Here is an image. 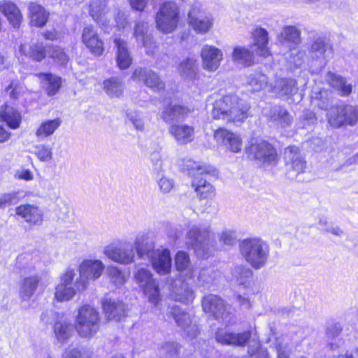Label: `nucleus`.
<instances>
[{
  "label": "nucleus",
  "mask_w": 358,
  "mask_h": 358,
  "mask_svg": "<svg viewBox=\"0 0 358 358\" xmlns=\"http://www.w3.org/2000/svg\"><path fill=\"white\" fill-rule=\"evenodd\" d=\"M105 268L99 259H84L78 267L79 276L73 268H68L61 276L60 283L55 287V297L59 301L71 299L78 292L85 290L90 280L99 278Z\"/></svg>",
  "instance_id": "nucleus-1"
},
{
  "label": "nucleus",
  "mask_w": 358,
  "mask_h": 358,
  "mask_svg": "<svg viewBox=\"0 0 358 358\" xmlns=\"http://www.w3.org/2000/svg\"><path fill=\"white\" fill-rule=\"evenodd\" d=\"M136 254L141 259L147 257L152 263L155 271L165 275L171 268V258L167 249L155 250L154 234L149 231L138 234L135 240Z\"/></svg>",
  "instance_id": "nucleus-2"
},
{
  "label": "nucleus",
  "mask_w": 358,
  "mask_h": 358,
  "mask_svg": "<svg viewBox=\"0 0 358 358\" xmlns=\"http://www.w3.org/2000/svg\"><path fill=\"white\" fill-rule=\"evenodd\" d=\"M250 106L236 95L229 94L217 99L210 111L214 120L241 123L249 116Z\"/></svg>",
  "instance_id": "nucleus-3"
},
{
  "label": "nucleus",
  "mask_w": 358,
  "mask_h": 358,
  "mask_svg": "<svg viewBox=\"0 0 358 358\" xmlns=\"http://www.w3.org/2000/svg\"><path fill=\"white\" fill-rule=\"evenodd\" d=\"M183 168L186 169L188 174L194 178L192 182V186L200 199H211L215 195V188L206 179L197 178L200 175L213 174L215 172L213 167L193 161L187 159L184 162Z\"/></svg>",
  "instance_id": "nucleus-4"
},
{
  "label": "nucleus",
  "mask_w": 358,
  "mask_h": 358,
  "mask_svg": "<svg viewBox=\"0 0 358 358\" xmlns=\"http://www.w3.org/2000/svg\"><path fill=\"white\" fill-rule=\"evenodd\" d=\"M240 252L245 261L255 269L262 268L269 255V246L259 238H247L240 244Z\"/></svg>",
  "instance_id": "nucleus-5"
},
{
  "label": "nucleus",
  "mask_w": 358,
  "mask_h": 358,
  "mask_svg": "<svg viewBox=\"0 0 358 358\" xmlns=\"http://www.w3.org/2000/svg\"><path fill=\"white\" fill-rule=\"evenodd\" d=\"M100 316L92 306L85 305L78 310L75 320V328L83 338L94 336L99 329Z\"/></svg>",
  "instance_id": "nucleus-6"
},
{
  "label": "nucleus",
  "mask_w": 358,
  "mask_h": 358,
  "mask_svg": "<svg viewBox=\"0 0 358 358\" xmlns=\"http://www.w3.org/2000/svg\"><path fill=\"white\" fill-rule=\"evenodd\" d=\"M210 238L211 230L209 226L194 225L186 233L185 243L194 250L198 257L206 258L212 252Z\"/></svg>",
  "instance_id": "nucleus-7"
},
{
  "label": "nucleus",
  "mask_w": 358,
  "mask_h": 358,
  "mask_svg": "<svg viewBox=\"0 0 358 358\" xmlns=\"http://www.w3.org/2000/svg\"><path fill=\"white\" fill-rule=\"evenodd\" d=\"M327 119L334 128L352 127L358 122V108L350 104L334 106L328 110Z\"/></svg>",
  "instance_id": "nucleus-8"
},
{
  "label": "nucleus",
  "mask_w": 358,
  "mask_h": 358,
  "mask_svg": "<svg viewBox=\"0 0 358 358\" xmlns=\"http://www.w3.org/2000/svg\"><path fill=\"white\" fill-rule=\"evenodd\" d=\"M103 252L113 262L127 265L134 262L136 250L130 242L115 240L105 246Z\"/></svg>",
  "instance_id": "nucleus-9"
},
{
  "label": "nucleus",
  "mask_w": 358,
  "mask_h": 358,
  "mask_svg": "<svg viewBox=\"0 0 358 358\" xmlns=\"http://www.w3.org/2000/svg\"><path fill=\"white\" fill-rule=\"evenodd\" d=\"M156 26L162 32L169 34L173 32L179 22V8L172 1L164 2L156 14Z\"/></svg>",
  "instance_id": "nucleus-10"
},
{
  "label": "nucleus",
  "mask_w": 358,
  "mask_h": 358,
  "mask_svg": "<svg viewBox=\"0 0 358 358\" xmlns=\"http://www.w3.org/2000/svg\"><path fill=\"white\" fill-rule=\"evenodd\" d=\"M134 280L148 297L150 303L157 306L160 301L158 282L153 278L152 273L146 268H140L134 274Z\"/></svg>",
  "instance_id": "nucleus-11"
},
{
  "label": "nucleus",
  "mask_w": 358,
  "mask_h": 358,
  "mask_svg": "<svg viewBox=\"0 0 358 358\" xmlns=\"http://www.w3.org/2000/svg\"><path fill=\"white\" fill-rule=\"evenodd\" d=\"M187 22L195 32L205 34L212 29L214 19L200 5H193L188 13Z\"/></svg>",
  "instance_id": "nucleus-12"
},
{
  "label": "nucleus",
  "mask_w": 358,
  "mask_h": 358,
  "mask_svg": "<svg viewBox=\"0 0 358 358\" xmlns=\"http://www.w3.org/2000/svg\"><path fill=\"white\" fill-rule=\"evenodd\" d=\"M248 152L255 160L265 166L274 165L278 161L276 150L265 141L252 143Z\"/></svg>",
  "instance_id": "nucleus-13"
},
{
  "label": "nucleus",
  "mask_w": 358,
  "mask_h": 358,
  "mask_svg": "<svg viewBox=\"0 0 358 358\" xmlns=\"http://www.w3.org/2000/svg\"><path fill=\"white\" fill-rule=\"evenodd\" d=\"M169 313L173 317L177 325L181 327L189 338H194L199 334V328L192 322V315L183 311L177 306L169 307Z\"/></svg>",
  "instance_id": "nucleus-14"
},
{
  "label": "nucleus",
  "mask_w": 358,
  "mask_h": 358,
  "mask_svg": "<svg viewBox=\"0 0 358 358\" xmlns=\"http://www.w3.org/2000/svg\"><path fill=\"white\" fill-rule=\"evenodd\" d=\"M284 155L289 178H294L299 173L305 171L306 162L304 160L299 148L289 146L285 148Z\"/></svg>",
  "instance_id": "nucleus-15"
},
{
  "label": "nucleus",
  "mask_w": 358,
  "mask_h": 358,
  "mask_svg": "<svg viewBox=\"0 0 358 358\" xmlns=\"http://www.w3.org/2000/svg\"><path fill=\"white\" fill-rule=\"evenodd\" d=\"M202 67L208 72H215L223 59V52L218 48L206 44L201 50Z\"/></svg>",
  "instance_id": "nucleus-16"
},
{
  "label": "nucleus",
  "mask_w": 358,
  "mask_h": 358,
  "mask_svg": "<svg viewBox=\"0 0 358 358\" xmlns=\"http://www.w3.org/2000/svg\"><path fill=\"white\" fill-rule=\"evenodd\" d=\"M148 23L145 22H138L136 24L134 36L137 43H141L145 50V53L148 55H154L157 50L158 45L150 34L148 33Z\"/></svg>",
  "instance_id": "nucleus-17"
},
{
  "label": "nucleus",
  "mask_w": 358,
  "mask_h": 358,
  "mask_svg": "<svg viewBox=\"0 0 358 358\" xmlns=\"http://www.w3.org/2000/svg\"><path fill=\"white\" fill-rule=\"evenodd\" d=\"M82 42L94 56H101L103 53V42L92 25H87L83 28Z\"/></svg>",
  "instance_id": "nucleus-18"
},
{
  "label": "nucleus",
  "mask_w": 358,
  "mask_h": 358,
  "mask_svg": "<svg viewBox=\"0 0 358 358\" xmlns=\"http://www.w3.org/2000/svg\"><path fill=\"white\" fill-rule=\"evenodd\" d=\"M310 57L313 60H317L319 65L323 67L327 64L328 59L333 55V48L325 38L322 37L317 38L310 47Z\"/></svg>",
  "instance_id": "nucleus-19"
},
{
  "label": "nucleus",
  "mask_w": 358,
  "mask_h": 358,
  "mask_svg": "<svg viewBox=\"0 0 358 358\" xmlns=\"http://www.w3.org/2000/svg\"><path fill=\"white\" fill-rule=\"evenodd\" d=\"M202 307L206 313L212 314L215 318L220 317L226 323L229 322L227 320L228 312L225 310L224 301L217 295L208 294L203 297Z\"/></svg>",
  "instance_id": "nucleus-20"
},
{
  "label": "nucleus",
  "mask_w": 358,
  "mask_h": 358,
  "mask_svg": "<svg viewBox=\"0 0 358 358\" xmlns=\"http://www.w3.org/2000/svg\"><path fill=\"white\" fill-rule=\"evenodd\" d=\"M251 338V332L245 331L241 333L229 332L220 329L215 334L216 341L222 345L243 346Z\"/></svg>",
  "instance_id": "nucleus-21"
},
{
  "label": "nucleus",
  "mask_w": 358,
  "mask_h": 358,
  "mask_svg": "<svg viewBox=\"0 0 358 358\" xmlns=\"http://www.w3.org/2000/svg\"><path fill=\"white\" fill-rule=\"evenodd\" d=\"M171 297L176 301L189 304L193 302L195 294L185 280L178 279L171 285Z\"/></svg>",
  "instance_id": "nucleus-22"
},
{
  "label": "nucleus",
  "mask_w": 358,
  "mask_h": 358,
  "mask_svg": "<svg viewBox=\"0 0 358 358\" xmlns=\"http://www.w3.org/2000/svg\"><path fill=\"white\" fill-rule=\"evenodd\" d=\"M215 138L220 142L227 150L234 153L241 152L242 148V140L235 133L231 132L224 129H218L214 133Z\"/></svg>",
  "instance_id": "nucleus-23"
},
{
  "label": "nucleus",
  "mask_w": 358,
  "mask_h": 358,
  "mask_svg": "<svg viewBox=\"0 0 358 358\" xmlns=\"http://www.w3.org/2000/svg\"><path fill=\"white\" fill-rule=\"evenodd\" d=\"M90 15L102 28L103 31L109 32V19L108 8L105 0H92L90 4Z\"/></svg>",
  "instance_id": "nucleus-24"
},
{
  "label": "nucleus",
  "mask_w": 358,
  "mask_h": 358,
  "mask_svg": "<svg viewBox=\"0 0 358 358\" xmlns=\"http://www.w3.org/2000/svg\"><path fill=\"white\" fill-rule=\"evenodd\" d=\"M131 78L134 80L143 81L147 87L155 92H159L164 87V83L157 74L151 70L136 69L134 71Z\"/></svg>",
  "instance_id": "nucleus-25"
},
{
  "label": "nucleus",
  "mask_w": 358,
  "mask_h": 358,
  "mask_svg": "<svg viewBox=\"0 0 358 358\" xmlns=\"http://www.w3.org/2000/svg\"><path fill=\"white\" fill-rule=\"evenodd\" d=\"M15 213L31 225H41L43 221V210L35 205H20L15 208Z\"/></svg>",
  "instance_id": "nucleus-26"
},
{
  "label": "nucleus",
  "mask_w": 358,
  "mask_h": 358,
  "mask_svg": "<svg viewBox=\"0 0 358 358\" xmlns=\"http://www.w3.org/2000/svg\"><path fill=\"white\" fill-rule=\"evenodd\" d=\"M230 280L240 289H250L253 285V273L246 266L236 265L231 270Z\"/></svg>",
  "instance_id": "nucleus-27"
},
{
  "label": "nucleus",
  "mask_w": 358,
  "mask_h": 358,
  "mask_svg": "<svg viewBox=\"0 0 358 358\" xmlns=\"http://www.w3.org/2000/svg\"><path fill=\"white\" fill-rule=\"evenodd\" d=\"M169 133L179 145H187L194 138V128L187 124H172Z\"/></svg>",
  "instance_id": "nucleus-28"
},
{
  "label": "nucleus",
  "mask_w": 358,
  "mask_h": 358,
  "mask_svg": "<svg viewBox=\"0 0 358 358\" xmlns=\"http://www.w3.org/2000/svg\"><path fill=\"white\" fill-rule=\"evenodd\" d=\"M102 307L108 319L120 320L127 315L126 306L120 301L106 298L102 301Z\"/></svg>",
  "instance_id": "nucleus-29"
},
{
  "label": "nucleus",
  "mask_w": 358,
  "mask_h": 358,
  "mask_svg": "<svg viewBox=\"0 0 358 358\" xmlns=\"http://www.w3.org/2000/svg\"><path fill=\"white\" fill-rule=\"evenodd\" d=\"M268 31L262 28L257 27L252 32V47L254 50L259 56L264 57L270 55L267 47L268 43Z\"/></svg>",
  "instance_id": "nucleus-30"
},
{
  "label": "nucleus",
  "mask_w": 358,
  "mask_h": 358,
  "mask_svg": "<svg viewBox=\"0 0 358 358\" xmlns=\"http://www.w3.org/2000/svg\"><path fill=\"white\" fill-rule=\"evenodd\" d=\"M189 113V110L185 106L169 105L164 108L161 117L166 123L171 124L185 119Z\"/></svg>",
  "instance_id": "nucleus-31"
},
{
  "label": "nucleus",
  "mask_w": 358,
  "mask_h": 358,
  "mask_svg": "<svg viewBox=\"0 0 358 358\" xmlns=\"http://www.w3.org/2000/svg\"><path fill=\"white\" fill-rule=\"evenodd\" d=\"M325 80L341 96H346L352 92V85L340 75L328 72L325 76Z\"/></svg>",
  "instance_id": "nucleus-32"
},
{
  "label": "nucleus",
  "mask_w": 358,
  "mask_h": 358,
  "mask_svg": "<svg viewBox=\"0 0 358 358\" xmlns=\"http://www.w3.org/2000/svg\"><path fill=\"white\" fill-rule=\"evenodd\" d=\"M0 11L3 13L13 27H19L22 15L15 3L6 1L0 2Z\"/></svg>",
  "instance_id": "nucleus-33"
},
{
  "label": "nucleus",
  "mask_w": 358,
  "mask_h": 358,
  "mask_svg": "<svg viewBox=\"0 0 358 358\" xmlns=\"http://www.w3.org/2000/svg\"><path fill=\"white\" fill-rule=\"evenodd\" d=\"M198 63L196 59L192 57H186L183 59L178 65V73L181 77L185 79L194 80L198 73Z\"/></svg>",
  "instance_id": "nucleus-34"
},
{
  "label": "nucleus",
  "mask_w": 358,
  "mask_h": 358,
  "mask_svg": "<svg viewBox=\"0 0 358 358\" xmlns=\"http://www.w3.org/2000/svg\"><path fill=\"white\" fill-rule=\"evenodd\" d=\"M114 43L117 49L116 59L118 66L121 69L129 68L132 62V58L128 50L127 42L121 38H115Z\"/></svg>",
  "instance_id": "nucleus-35"
},
{
  "label": "nucleus",
  "mask_w": 358,
  "mask_h": 358,
  "mask_svg": "<svg viewBox=\"0 0 358 358\" xmlns=\"http://www.w3.org/2000/svg\"><path fill=\"white\" fill-rule=\"evenodd\" d=\"M175 262L177 270L185 280L192 279L193 278L194 271L191 265L189 257L187 252L184 251L178 252Z\"/></svg>",
  "instance_id": "nucleus-36"
},
{
  "label": "nucleus",
  "mask_w": 358,
  "mask_h": 358,
  "mask_svg": "<svg viewBox=\"0 0 358 358\" xmlns=\"http://www.w3.org/2000/svg\"><path fill=\"white\" fill-rule=\"evenodd\" d=\"M41 80L43 87L48 96L56 94L62 87V80L60 77L52 74L42 73L38 75Z\"/></svg>",
  "instance_id": "nucleus-37"
},
{
  "label": "nucleus",
  "mask_w": 358,
  "mask_h": 358,
  "mask_svg": "<svg viewBox=\"0 0 358 358\" xmlns=\"http://www.w3.org/2000/svg\"><path fill=\"white\" fill-rule=\"evenodd\" d=\"M21 55L31 58L36 62L42 61L46 55L45 47L41 43L26 45L22 44L19 47Z\"/></svg>",
  "instance_id": "nucleus-38"
},
{
  "label": "nucleus",
  "mask_w": 358,
  "mask_h": 358,
  "mask_svg": "<svg viewBox=\"0 0 358 358\" xmlns=\"http://www.w3.org/2000/svg\"><path fill=\"white\" fill-rule=\"evenodd\" d=\"M31 24L36 27H43L48 21L49 14L40 5L31 3L29 7Z\"/></svg>",
  "instance_id": "nucleus-39"
},
{
  "label": "nucleus",
  "mask_w": 358,
  "mask_h": 358,
  "mask_svg": "<svg viewBox=\"0 0 358 358\" xmlns=\"http://www.w3.org/2000/svg\"><path fill=\"white\" fill-rule=\"evenodd\" d=\"M39 280V278L36 275L25 278L22 280L20 289V296L23 301H27L33 296Z\"/></svg>",
  "instance_id": "nucleus-40"
},
{
  "label": "nucleus",
  "mask_w": 358,
  "mask_h": 358,
  "mask_svg": "<svg viewBox=\"0 0 358 358\" xmlns=\"http://www.w3.org/2000/svg\"><path fill=\"white\" fill-rule=\"evenodd\" d=\"M269 118L273 122L282 127H288L292 124V118L288 112L281 106L273 107L268 115Z\"/></svg>",
  "instance_id": "nucleus-41"
},
{
  "label": "nucleus",
  "mask_w": 358,
  "mask_h": 358,
  "mask_svg": "<svg viewBox=\"0 0 358 358\" xmlns=\"http://www.w3.org/2000/svg\"><path fill=\"white\" fill-rule=\"evenodd\" d=\"M0 117L12 129L17 128L21 121L20 113L7 105L1 107Z\"/></svg>",
  "instance_id": "nucleus-42"
},
{
  "label": "nucleus",
  "mask_w": 358,
  "mask_h": 358,
  "mask_svg": "<svg viewBox=\"0 0 358 358\" xmlns=\"http://www.w3.org/2000/svg\"><path fill=\"white\" fill-rule=\"evenodd\" d=\"M274 91L281 97H288L297 92L296 82L294 79H280L274 87Z\"/></svg>",
  "instance_id": "nucleus-43"
},
{
  "label": "nucleus",
  "mask_w": 358,
  "mask_h": 358,
  "mask_svg": "<svg viewBox=\"0 0 358 358\" xmlns=\"http://www.w3.org/2000/svg\"><path fill=\"white\" fill-rule=\"evenodd\" d=\"M61 124L62 120L59 118L44 121L37 129L36 136L40 139L47 138L52 135Z\"/></svg>",
  "instance_id": "nucleus-44"
},
{
  "label": "nucleus",
  "mask_w": 358,
  "mask_h": 358,
  "mask_svg": "<svg viewBox=\"0 0 358 358\" xmlns=\"http://www.w3.org/2000/svg\"><path fill=\"white\" fill-rule=\"evenodd\" d=\"M103 89L110 97H120L123 94L124 83L119 78L113 77L103 82Z\"/></svg>",
  "instance_id": "nucleus-45"
},
{
  "label": "nucleus",
  "mask_w": 358,
  "mask_h": 358,
  "mask_svg": "<svg viewBox=\"0 0 358 358\" xmlns=\"http://www.w3.org/2000/svg\"><path fill=\"white\" fill-rule=\"evenodd\" d=\"M311 101L320 108L328 110L331 102L329 93L327 90L315 87L311 92Z\"/></svg>",
  "instance_id": "nucleus-46"
},
{
  "label": "nucleus",
  "mask_w": 358,
  "mask_h": 358,
  "mask_svg": "<svg viewBox=\"0 0 358 358\" xmlns=\"http://www.w3.org/2000/svg\"><path fill=\"white\" fill-rule=\"evenodd\" d=\"M232 59L237 64L250 66L253 63V53L244 47H236L232 53Z\"/></svg>",
  "instance_id": "nucleus-47"
},
{
  "label": "nucleus",
  "mask_w": 358,
  "mask_h": 358,
  "mask_svg": "<svg viewBox=\"0 0 358 358\" xmlns=\"http://www.w3.org/2000/svg\"><path fill=\"white\" fill-rule=\"evenodd\" d=\"M72 327L66 321L57 322L54 325V333L59 342L67 341L72 335Z\"/></svg>",
  "instance_id": "nucleus-48"
},
{
  "label": "nucleus",
  "mask_w": 358,
  "mask_h": 358,
  "mask_svg": "<svg viewBox=\"0 0 358 358\" xmlns=\"http://www.w3.org/2000/svg\"><path fill=\"white\" fill-rule=\"evenodd\" d=\"M110 280L117 287L122 286L127 280V275L116 266H110L107 268Z\"/></svg>",
  "instance_id": "nucleus-49"
},
{
  "label": "nucleus",
  "mask_w": 358,
  "mask_h": 358,
  "mask_svg": "<svg viewBox=\"0 0 358 358\" xmlns=\"http://www.w3.org/2000/svg\"><path fill=\"white\" fill-rule=\"evenodd\" d=\"M282 37L286 42L296 45L301 42V32L298 28L294 26L285 27L282 33Z\"/></svg>",
  "instance_id": "nucleus-50"
},
{
  "label": "nucleus",
  "mask_w": 358,
  "mask_h": 358,
  "mask_svg": "<svg viewBox=\"0 0 358 358\" xmlns=\"http://www.w3.org/2000/svg\"><path fill=\"white\" fill-rule=\"evenodd\" d=\"M49 56L53 59V61L60 66H66L69 62V57L65 52L64 49L57 47L52 46L48 50Z\"/></svg>",
  "instance_id": "nucleus-51"
},
{
  "label": "nucleus",
  "mask_w": 358,
  "mask_h": 358,
  "mask_svg": "<svg viewBox=\"0 0 358 358\" xmlns=\"http://www.w3.org/2000/svg\"><path fill=\"white\" fill-rule=\"evenodd\" d=\"M38 259L32 255L24 253L19 255L17 258V264L21 269L31 271L36 267Z\"/></svg>",
  "instance_id": "nucleus-52"
},
{
  "label": "nucleus",
  "mask_w": 358,
  "mask_h": 358,
  "mask_svg": "<svg viewBox=\"0 0 358 358\" xmlns=\"http://www.w3.org/2000/svg\"><path fill=\"white\" fill-rule=\"evenodd\" d=\"M181 350V346L176 342H166L159 348V353L162 356L175 357L179 356Z\"/></svg>",
  "instance_id": "nucleus-53"
},
{
  "label": "nucleus",
  "mask_w": 358,
  "mask_h": 358,
  "mask_svg": "<svg viewBox=\"0 0 358 358\" xmlns=\"http://www.w3.org/2000/svg\"><path fill=\"white\" fill-rule=\"evenodd\" d=\"M217 276V273L211 268H202L199 273L197 282L199 285L212 284Z\"/></svg>",
  "instance_id": "nucleus-54"
},
{
  "label": "nucleus",
  "mask_w": 358,
  "mask_h": 358,
  "mask_svg": "<svg viewBox=\"0 0 358 358\" xmlns=\"http://www.w3.org/2000/svg\"><path fill=\"white\" fill-rule=\"evenodd\" d=\"M34 154L43 162H49L52 159V150L49 145L40 144L34 147Z\"/></svg>",
  "instance_id": "nucleus-55"
},
{
  "label": "nucleus",
  "mask_w": 358,
  "mask_h": 358,
  "mask_svg": "<svg viewBox=\"0 0 358 358\" xmlns=\"http://www.w3.org/2000/svg\"><path fill=\"white\" fill-rule=\"evenodd\" d=\"M267 77L262 73H256L250 78L248 85L252 91H259L267 86Z\"/></svg>",
  "instance_id": "nucleus-56"
},
{
  "label": "nucleus",
  "mask_w": 358,
  "mask_h": 358,
  "mask_svg": "<svg viewBox=\"0 0 358 358\" xmlns=\"http://www.w3.org/2000/svg\"><path fill=\"white\" fill-rule=\"evenodd\" d=\"M127 118L136 130L141 131L144 130L145 122L141 113L138 111L128 112L127 113Z\"/></svg>",
  "instance_id": "nucleus-57"
},
{
  "label": "nucleus",
  "mask_w": 358,
  "mask_h": 358,
  "mask_svg": "<svg viewBox=\"0 0 358 358\" xmlns=\"http://www.w3.org/2000/svg\"><path fill=\"white\" fill-rule=\"evenodd\" d=\"M219 239L223 245L232 246L237 241L236 233L232 229H224L219 234Z\"/></svg>",
  "instance_id": "nucleus-58"
},
{
  "label": "nucleus",
  "mask_w": 358,
  "mask_h": 358,
  "mask_svg": "<svg viewBox=\"0 0 358 358\" xmlns=\"http://www.w3.org/2000/svg\"><path fill=\"white\" fill-rule=\"evenodd\" d=\"M161 152L162 147L159 145H157L156 148L150 153V159L152 163V165L156 169L158 170H161L162 169Z\"/></svg>",
  "instance_id": "nucleus-59"
},
{
  "label": "nucleus",
  "mask_w": 358,
  "mask_h": 358,
  "mask_svg": "<svg viewBox=\"0 0 358 358\" xmlns=\"http://www.w3.org/2000/svg\"><path fill=\"white\" fill-rule=\"evenodd\" d=\"M278 358H289L293 351V348L285 343L279 342L275 346Z\"/></svg>",
  "instance_id": "nucleus-60"
},
{
  "label": "nucleus",
  "mask_w": 358,
  "mask_h": 358,
  "mask_svg": "<svg viewBox=\"0 0 358 358\" xmlns=\"http://www.w3.org/2000/svg\"><path fill=\"white\" fill-rule=\"evenodd\" d=\"M159 188L163 194L169 193L174 187V182L171 178L163 176L157 182Z\"/></svg>",
  "instance_id": "nucleus-61"
},
{
  "label": "nucleus",
  "mask_w": 358,
  "mask_h": 358,
  "mask_svg": "<svg viewBox=\"0 0 358 358\" xmlns=\"http://www.w3.org/2000/svg\"><path fill=\"white\" fill-rule=\"evenodd\" d=\"M16 193H5L0 196V208L3 209L6 206H10L15 202Z\"/></svg>",
  "instance_id": "nucleus-62"
},
{
  "label": "nucleus",
  "mask_w": 358,
  "mask_h": 358,
  "mask_svg": "<svg viewBox=\"0 0 358 358\" xmlns=\"http://www.w3.org/2000/svg\"><path fill=\"white\" fill-rule=\"evenodd\" d=\"M131 7L138 11H143L147 7L149 0H127Z\"/></svg>",
  "instance_id": "nucleus-63"
},
{
  "label": "nucleus",
  "mask_w": 358,
  "mask_h": 358,
  "mask_svg": "<svg viewBox=\"0 0 358 358\" xmlns=\"http://www.w3.org/2000/svg\"><path fill=\"white\" fill-rule=\"evenodd\" d=\"M342 331V327L340 323H335L331 325L327 331V335L329 338H335Z\"/></svg>",
  "instance_id": "nucleus-64"
}]
</instances>
